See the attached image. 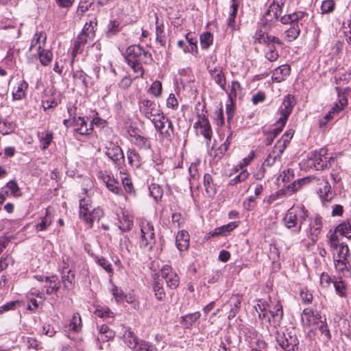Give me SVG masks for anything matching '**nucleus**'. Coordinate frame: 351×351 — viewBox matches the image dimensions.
I'll use <instances>...</instances> for the list:
<instances>
[{"instance_id":"1","label":"nucleus","mask_w":351,"mask_h":351,"mask_svg":"<svg viewBox=\"0 0 351 351\" xmlns=\"http://www.w3.org/2000/svg\"><path fill=\"white\" fill-rule=\"evenodd\" d=\"M125 58L128 64L137 74L136 77H143L144 73L143 64L152 60L151 53L137 45H130L127 48Z\"/></svg>"},{"instance_id":"2","label":"nucleus","mask_w":351,"mask_h":351,"mask_svg":"<svg viewBox=\"0 0 351 351\" xmlns=\"http://www.w3.org/2000/svg\"><path fill=\"white\" fill-rule=\"evenodd\" d=\"M286 332L280 326L269 328V333L274 337L277 344L284 351H297L299 341L297 336L291 331L286 330Z\"/></svg>"},{"instance_id":"3","label":"nucleus","mask_w":351,"mask_h":351,"mask_svg":"<svg viewBox=\"0 0 351 351\" xmlns=\"http://www.w3.org/2000/svg\"><path fill=\"white\" fill-rule=\"evenodd\" d=\"M308 218L307 210L302 206H293L289 208L283 218L285 226L289 228H295L299 232L304 226Z\"/></svg>"},{"instance_id":"4","label":"nucleus","mask_w":351,"mask_h":351,"mask_svg":"<svg viewBox=\"0 0 351 351\" xmlns=\"http://www.w3.org/2000/svg\"><path fill=\"white\" fill-rule=\"evenodd\" d=\"M258 306L261 312H265V315L267 313L270 315V317H268L267 330L269 328L280 326L283 317V311L282 306L278 300L269 298V301H265V303L258 304Z\"/></svg>"},{"instance_id":"5","label":"nucleus","mask_w":351,"mask_h":351,"mask_svg":"<svg viewBox=\"0 0 351 351\" xmlns=\"http://www.w3.org/2000/svg\"><path fill=\"white\" fill-rule=\"evenodd\" d=\"M295 104V101L294 97L291 95H287L284 98L283 101L278 110V114L280 115V117L276 121L278 127L270 132L271 135L273 136V138H276L282 132L283 128L286 125L288 117L292 112Z\"/></svg>"},{"instance_id":"6","label":"nucleus","mask_w":351,"mask_h":351,"mask_svg":"<svg viewBox=\"0 0 351 351\" xmlns=\"http://www.w3.org/2000/svg\"><path fill=\"white\" fill-rule=\"evenodd\" d=\"M311 180L317 182V193L323 204L326 205V204L330 202L336 194L332 191L330 183L324 177H322L321 178L306 177L299 180L298 184L300 185L301 184H305L311 182Z\"/></svg>"},{"instance_id":"7","label":"nucleus","mask_w":351,"mask_h":351,"mask_svg":"<svg viewBox=\"0 0 351 351\" xmlns=\"http://www.w3.org/2000/svg\"><path fill=\"white\" fill-rule=\"evenodd\" d=\"M282 5V3L281 5H280L279 3L277 2V0H275V1L269 6V9L265 13V15L267 16H273L276 19L280 17V22L282 23H291V25L298 24V21L303 19L306 15V14L303 12H295L292 14L281 16L282 13L281 5Z\"/></svg>"},{"instance_id":"8","label":"nucleus","mask_w":351,"mask_h":351,"mask_svg":"<svg viewBox=\"0 0 351 351\" xmlns=\"http://www.w3.org/2000/svg\"><path fill=\"white\" fill-rule=\"evenodd\" d=\"M91 208L89 199L84 198L80 201V216L89 227H92L94 221H99L104 215L101 208Z\"/></svg>"},{"instance_id":"9","label":"nucleus","mask_w":351,"mask_h":351,"mask_svg":"<svg viewBox=\"0 0 351 351\" xmlns=\"http://www.w3.org/2000/svg\"><path fill=\"white\" fill-rule=\"evenodd\" d=\"M335 160L332 156L328 157L326 155V151L324 149H320L319 152H311L308 155L307 167L317 171L328 169L331 166V162Z\"/></svg>"},{"instance_id":"10","label":"nucleus","mask_w":351,"mask_h":351,"mask_svg":"<svg viewBox=\"0 0 351 351\" xmlns=\"http://www.w3.org/2000/svg\"><path fill=\"white\" fill-rule=\"evenodd\" d=\"M256 38L259 43L267 45L265 58L270 62L276 61L278 58L279 55L274 44L282 45V41L274 36L269 35L267 33H262L261 32L256 34Z\"/></svg>"},{"instance_id":"11","label":"nucleus","mask_w":351,"mask_h":351,"mask_svg":"<svg viewBox=\"0 0 351 351\" xmlns=\"http://www.w3.org/2000/svg\"><path fill=\"white\" fill-rule=\"evenodd\" d=\"M140 246L141 248L152 251L156 243V236L154 226L148 221L143 220L140 223Z\"/></svg>"},{"instance_id":"12","label":"nucleus","mask_w":351,"mask_h":351,"mask_svg":"<svg viewBox=\"0 0 351 351\" xmlns=\"http://www.w3.org/2000/svg\"><path fill=\"white\" fill-rule=\"evenodd\" d=\"M152 122L157 132L168 141L174 138V128L172 121L166 116L161 115L157 119H152Z\"/></svg>"},{"instance_id":"13","label":"nucleus","mask_w":351,"mask_h":351,"mask_svg":"<svg viewBox=\"0 0 351 351\" xmlns=\"http://www.w3.org/2000/svg\"><path fill=\"white\" fill-rule=\"evenodd\" d=\"M124 337L125 343L135 351L156 350V347L153 344L145 340L139 339L134 332L130 330L125 331Z\"/></svg>"},{"instance_id":"14","label":"nucleus","mask_w":351,"mask_h":351,"mask_svg":"<svg viewBox=\"0 0 351 351\" xmlns=\"http://www.w3.org/2000/svg\"><path fill=\"white\" fill-rule=\"evenodd\" d=\"M140 111L151 121L152 119H157L163 114L160 109L159 104L149 99H143L140 102Z\"/></svg>"},{"instance_id":"15","label":"nucleus","mask_w":351,"mask_h":351,"mask_svg":"<svg viewBox=\"0 0 351 351\" xmlns=\"http://www.w3.org/2000/svg\"><path fill=\"white\" fill-rule=\"evenodd\" d=\"M105 154L115 167H121L124 165L125 156L122 149L119 145L109 143L106 147Z\"/></svg>"},{"instance_id":"16","label":"nucleus","mask_w":351,"mask_h":351,"mask_svg":"<svg viewBox=\"0 0 351 351\" xmlns=\"http://www.w3.org/2000/svg\"><path fill=\"white\" fill-rule=\"evenodd\" d=\"M88 118L82 117H73V126L75 128V130L81 135H88L92 133L93 128V124H98L100 121L99 119H94L90 122L89 127L88 126Z\"/></svg>"},{"instance_id":"17","label":"nucleus","mask_w":351,"mask_h":351,"mask_svg":"<svg viewBox=\"0 0 351 351\" xmlns=\"http://www.w3.org/2000/svg\"><path fill=\"white\" fill-rule=\"evenodd\" d=\"M322 228V223L321 217L319 216H315L313 218L306 219V221L302 229L307 233L310 234L311 239L313 241H315L317 239V236L321 232V229Z\"/></svg>"},{"instance_id":"18","label":"nucleus","mask_w":351,"mask_h":351,"mask_svg":"<svg viewBox=\"0 0 351 351\" xmlns=\"http://www.w3.org/2000/svg\"><path fill=\"white\" fill-rule=\"evenodd\" d=\"M161 276L165 280L167 285L170 289H176L179 285L180 278L172 267L169 265H164L161 269Z\"/></svg>"},{"instance_id":"19","label":"nucleus","mask_w":351,"mask_h":351,"mask_svg":"<svg viewBox=\"0 0 351 351\" xmlns=\"http://www.w3.org/2000/svg\"><path fill=\"white\" fill-rule=\"evenodd\" d=\"M321 318V315L318 312L308 308L304 309L301 315L302 322L306 327H316L322 321Z\"/></svg>"},{"instance_id":"20","label":"nucleus","mask_w":351,"mask_h":351,"mask_svg":"<svg viewBox=\"0 0 351 351\" xmlns=\"http://www.w3.org/2000/svg\"><path fill=\"white\" fill-rule=\"evenodd\" d=\"M64 264L61 271V280L63 287L71 290L74 288L75 276L73 271L68 265H66V263H64Z\"/></svg>"},{"instance_id":"21","label":"nucleus","mask_w":351,"mask_h":351,"mask_svg":"<svg viewBox=\"0 0 351 351\" xmlns=\"http://www.w3.org/2000/svg\"><path fill=\"white\" fill-rule=\"evenodd\" d=\"M195 128L201 129V134L208 141H210L212 136L211 128L208 118L204 113L198 114V121L195 123Z\"/></svg>"},{"instance_id":"22","label":"nucleus","mask_w":351,"mask_h":351,"mask_svg":"<svg viewBox=\"0 0 351 351\" xmlns=\"http://www.w3.org/2000/svg\"><path fill=\"white\" fill-rule=\"evenodd\" d=\"M242 301V295L239 294L233 295L229 300L228 303L230 306V310L228 315L229 319H232L239 313L241 308V303Z\"/></svg>"},{"instance_id":"23","label":"nucleus","mask_w":351,"mask_h":351,"mask_svg":"<svg viewBox=\"0 0 351 351\" xmlns=\"http://www.w3.org/2000/svg\"><path fill=\"white\" fill-rule=\"evenodd\" d=\"M82 323L81 316L79 313H76L73 314L69 324L64 326V330L69 333L73 332H79L82 330Z\"/></svg>"},{"instance_id":"24","label":"nucleus","mask_w":351,"mask_h":351,"mask_svg":"<svg viewBox=\"0 0 351 351\" xmlns=\"http://www.w3.org/2000/svg\"><path fill=\"white\" fill-rule=\"evenodd\" d=\"M97 26V21L95 19L90 21L89 23H86L79 35L84 36V38L92 43L95 36V27Z\"/></svg>"},{"instance_id":"25","label":"nucleus","mask_w":351,"mask_h":351,"mask_svg":"<svg viewBox=\"0 0 351 351\" xmlns=\"http://www.w3.org/2000/svg\"><path fill=\"white\" fill-rule=\"evenodd\" d=\"M100 178L106 184V186L109 191L117 195L122 193L121 188L120 187L119 182L115 179L111 178L109 175H105L103 173H101Z\"/></svg>"},{"instance_id":"26","label":"nucleus","mask_w":351,"mask_h":351,"mask_svg":"<svg viewBox=\"0 0 351 351\" xmlns=\"http://www.w3.org/2000/svg\"><path fill=\"white\" fill-rule=\"evenodd\" d=\"M189 234L185 230L178 232L176 239V244L180 251L186 250L189 246Z\"/></svg>"},{"instance_id":"27","label":"nucleus","mask_w":351,"mask_h":351,"mask_svg":"<svg viewBox=\"0 0 351 351\" xmlns=\"http://www.w3.org/2000/svg\"><path fill=\"white\" fill-rule=\"evenodd\" d=\"M290 66L283 64L276 68L272 74V80L277 82L283 81L290 74Z\"/></svg>"},{"instance_id":"28","label":"nucleus","mask_w":351,"mask_h":351,"mask_svg":"<svg viewBox=\"0 0 351 351\" xmlns=\"http://www.w3.org/2000/svg\"><path fill=\"white\" fill-rule=\"evenodd\" d=\"M241 90V86L240 83L236 80L232 81L228 88H226V90H225L228 94L230 102L235 104L237 95Z\"/></svg>"},{"instance_id":"29","label":"nucleus","mask_w":351,"mask_h":351,"mask_svg":"<svg viewBox=\"0 0 351 351\" xmlns=\"http://www.w3.org/2000/svg\"><path fill=\"white\" fill-rule=\"evenodd\" d=\"M46 39L47 36L45 32H40L35 34L29 47V51H32L34 48H36L37 49L38 47L43 49L46 43Z\"/></svg>"},{"instance_id":"30","label":"nucleus","mask_w":351,"mask_h":351,"mask_svg":"<svg viewBox=\"0 0 351 351\" xmlns=\"http://www.w3.org/2000/svg\"><path fill=\"white\" fill-rule=\"evenodd\" d=\"M53 221V217L51 215L50 208H47L45 210V216L41 219L40 223L36 225V231L45 230L51 224Z\"/></svg>"},{"instance_id":"31","label":"nucleus","mask_w":351,"mask_h":351,"mask_svg":"<svg viewBox=\"0 0 351 351\" xmlns=\"http://www.w3.org/2000/svg\"><path fill=\"white\" fill-rule=\"evenodd\" d=\"M237 226L235 222H230L226 225L222 226L215 228L213 231L210 232V236H226L227 234L232 231Z\"/></svg>"},{"instance_id":"32","label":"nucleus","mask_w":351,"mask_h":351,"mask_svg":"<svg viewBox=\"0 0 351 351\" xmlns=\"http://www.w3.org/2000/svg\"><path fill=\"white\" fill-rule=\"evenodd\" d=\"M37 54L40 60V62L43 66L48 65L52 60L53 54L49 49H41L38 47L37 49Z\"/></svg>"},{"instance_id":"33","label":"nucleus","mask_w":351,"mask_h":351,"mask_svg":"<svg viewBox=\"0 0 351 351\" xmlns=\"http://www.w3.org/2000/svg\"><path fill=\"white\" fill-rule=\"evenodd\" d=\"M84 36L78 35L74 43V46L72 51V56L74 58L78 53H81L84 49L85 45L90 43L89 41L84 38Z\"/></svg>"},{"instance_id":"34","label":"nucleus","mask_w":351,"mask_h":351,"mask_svg":"<svg viewBox=\"0 0 351 351\" xmlns=\"http://www.w3.org/2000/svg\"><path fill=\"white\" fill-rule=\"evenodd\" d=\"M300 27L298 24H293L283 34L284 39L287 42H291L295 40L300 34Z\"/></svg>"},{"instance_id":"35","label":"nucleus","mask_w":351,"mask_h":351,"mask_svg":"<svg viewBox=\"0 0 351 351\" xmlns=\"http://www.w3.org/2000/svg\"><path fill=\"white\" fill-rule=\"evenodd\" d=\"M73 80L76 85L82 88L88 87V82L86 80L87 75L82 70H77L73 72Z\"/></svg>"},{"instance_id":"36","label":"nucleus","mask_w":351,"mask_h":351,"mask_svg":"<svg viewBox=\"0 0 351 351\" xmlns=\"http://www.w3.org/2000/svg\"><path fill=\"white\" fill-rule=\"evenodd\" d=\"M156 40L161 45H165L166 43V37L164 31V25L162 23L159 22V19L157 15H156Z\"/></svg>"},{"instance_id":"37","label":"nucleus","mask_w":351,"mask_h":351,"mask_svg":"<svg viewBox=\"0 0 351 351\" xmlns=\"http://www.w3.org/2000/svg\"><path fill=\"white\" fill-rule=\"evenodd\" d=\"M204 185L206 192L209 196H213L216 194L217 189L215 185L213 183V178L209 173L204 174Z\"/></svg>"},{"instance_id":"38","label":"nucleus","mask_w":351,"mask_h":351,"mask_svg":"<svg viewBox=\"0 0 351 351\" xmlns=\"http://www.w3.org/2000/svg\"><path fill=\"white\" fill-rule=\"evenodd\" d=\"M130 135L135 139V143L139 148L144 149H149L151 148V144L147 138L137 134L134 131L130 133Z\"/></svg>"},{"instance_id":"39","label":"nucleus","mask_w":351,"mask_h":351,"mask_svg":"<svg viewBox=\"0 0 351 351\" xmlns=\"http://www.w3.org/2000/svg\"><path fill=\"white\" fill-rule=\"evenodd\" d=\"M40 138V148L43 150L49 147L53 138V134L51 131H45L38 135Z\"/></svg>"},{"instance_id":"40","label":"nucleus","mask_w":351,"mask_h":351,"mask_svg":"<svg viewBox=\"0 0 351 351\" xmlns=\"http://www.w3.org/2000/svg\"><path fill=\"white\" fill-rule=\"evenodd\" d=\"M201 314L197 311L193 313L187 314L181 317V324L186 328L191 326L198 319H199Z\"/></svg>"},{"instance_id":"41","label":"nucleus","mask_w":351,"mask_h":351,"mask_svg":"<svg viewBox=\"0 0 351 351\" xmlns=\"http://www.w3.org/2000/svg\"><path fill=\"white\" fill-rule=\"evenodd\" d=\"M341 110L342 107H341L339 104H336L320 121V127L322 128L326 126L328 122L333 118L334 115L338 114Z\"/></svg>"},{"instance_id":"42","label":"nucleus","mask_w":351,"mask_h":351,"mask_svg":"<svg viewBox=\"0 0 351 351\" xmlns=\"http://www.w3.org/2000/svg\"><path fill=\"white\" fill-rule=\"evenodd\" d=\"M121 31L120 23L117 20L110 21L107 27L106 36L111 37Z\"/></svg>"},{"instance_id":"43","label":"nucleus","mask_w":351,"mask_h":351,"mask_svg":"<svg viewBox=\"0 0 351 351\" xmlns=\"http://www.w3.org/2000/svg\"><path fill=\"white\" fill-rule=\"evenodd\" d=\"M212 79L223 90H226V80L223 71H218L217 73H214Z\"/></svg>"},{"instance_id":"44","label":"nucleus","mask_w":351,"mask_h":351,"mask_svg":"<svg viewBox=\"0 0 351 351\" xmlns=\"http://www.w3.org/2000/svg\"><path fill=\"white\" fill-rule=\"evenodd\" d=\"M94 313L95 315L101 318L113 317V313L107 306H97L95 308V311H94Z\"/></svg>"},{"instance_id":"45","label":"nucleus","mask_w":351,"mask_h":351,"mask_svg":"<svg viewBox=\"0 0 351 351\" xmlns=\"http://www.w3.org/2000/svg\"><path fill=\"white\" fill-rule=\"evenodd\" d=\"M213 37L211 33L206 32L200 36V44L202 49H208L213 43Z\"/></svg>"},{"instance_id":"46","label":"nucleus","mask_w":351,"mask_h":351,"mask_svg":"<svg viewBox=\"0 0 351 351\" xmlns=\"http://www.w3.org/2000/svg\"><path fill=\"white\" fill-rule=\"evenodd\" d=\"M337 251V255L335 258L347 259V256L349 253V248L347 245L343 243L339 244L338 247L334 249Z\"/></svg>"},{"instance_id":"47","label":"nucleus","mask_w":351,"mask_h":351,"mask_svg":"<svg viewBox=\"0 0 351 351\" xmlns=\"http://www.w3.org/2000/svg\"><path fill=\"white\" fill-rule=\"evenodd\" d=\"M149 189L151 195L156 201L161 199L162 196V190L159 185L153 184L149 186Z\"/></svg>"},{"instance_id":"48","label":"nucleus","mask_w":351,"mask_h":351,"mask_svg":"<svg viewBox=\"0 0 351 351\" xmlns=\"http://www.w3.org/2000/svg\"><path fill=\"white\" fill-rule=\"evenodd\" d=\"M336 232L348 239H351V228L348 227L346 222H343L339 224L336 228Z\"/></svg>"},{"instance_id":"49","label":"nucleus","mask_w":351,"mask_h":351,"mask_svg":"<svg viewBox=\"0 0 351 351\" xmlns=\"http://www.w3.org/2000/svg\"><path fill=\"white\" fill-rule=\"evenodd\" d=\"M162 83L156 80L151 85L149 92L155 97H159L162 93Z\"/></svg>"},{"instance_id":"50","label":"nucleus","mask_w":351,"mask_h":351,"mask_svg":"<svg viewBox=\"0 0 351 351\" xmlns=\"http://www.w3.org/2000/svg\"><path fill=\"white\" fill-rule=\"evenodd\" d=\"M280 156H278V153L275 154V151L273 150L265 160L264 162L262 165L263 169H265L266 167H271L276 162L278 158Z\"/></svg>"},{"instance_id":"51","label":"nucleus","mask_w":351,"mask_h":351,"mask_svg":"<svg viewBox=\"0 0 351 351\" xmlns=\"http://www.w3.org/2000/svg\"><path fill=\"white\" fill-rule=\"evenodd\" d=\"M335 6V3L333 0H326L321 5L322 12L323 14L330 13L333 11Z\"/></svg>"},{"instance_id":"52","label":"nucleus","mask_w":351,"mask_h":351,"mask_svg":"<svg viewBox=\"0 0 351 351\" xmlns=\"http://www.w3.org/2000/svg\"><path fill=\"white\" fill-rule=\"evenodd\" d=\"M249 176V173L246 170H243L239 175L230 180V184L234 185L244 182Z\"/></svg>"},{"instance_id":"53","label":"nucleus","mask_w":351,"mask_h":351,"mask_svg":"<svg viewBox=\"0 0 351 351\" xmlns=\"http://www.w3.org/2000/svg\"><path fill=\"white\" fill-rule=\"evenodd\" d=\"M154 291L155 296L158 300H162L165 297V293L162 286L158 282H156L154 285Z\"/></svg>"},{"instance_id":"54","label":"nucleus","mask_w":351,"mask_h":351,"mask_svg":"<svg viewBox=\"0 0 351 351\" xmlns=\"http://www.w3.org/2000/svg\"><path fill=\"white\" fill-rule=\"evenodd\" d=\"M238 6L236 3H233L231 5V11L228 19V25L234 27L235 23V17L237 13Z\"/></svg>"},{"instance_id":"55","label":"nucleus","mask_w":351,"mask_h":351,"mask_svg":"<svg viewBox=\"0 0 351 351\" xmlns=\"http://www.w3.org/2000/svg\"><path fill=\"white\" fill-rule=\"evenodd\" d=\"M128 159L130 164H133L135 162H137L136 165H140V155L134 149H129L128 151Z\"/></svg>"},{"instance_id":"56","label":"nucleus","mask_w":351,"mask_h":351,"mask_svg":"<svg viewBox=\"0 0 351 351\" xmlns=\"http://www.w3.org/2000/svg\"><path fill=\"white\" fill-rule=\"evenodd\" d=\"M317 328H318L319 330L321 332V333L325 336V337L327 340L330 339L331 336H330V330L328 329L325 321L322 320L319 322V325H317L316 327H315V329H317Z\"/></svg>"},{"instance_id":"57","label":"nucleus","mask_w":351,"mask_h":351,"mask_svg":"<svg viewBox=\"0 0 351 351\" xmlns=\"http://www.w3.org/2000/svg\"><path fill=\"white\" fill-rule=\"evenodd\" d=\"M111 292L117 302H121L124 299V293L123 291L115 285H113Z\"/></svg>"},{"instance_id":"58","label":"nucleus","mask_w":351,"mask_h":351,"mask_svg":"<svg viewBox=\"0 0 351 351\" xmlns=\"http://www.w3.org/2000/svg\"><path fill=\"white\" fill-rule=\"evenodd\" d=\"M19 304V301H10L5 304L4 305L0 306V314H2L3 312L8 311L10 310H14L16 308L17 304Z\"/></svg>"},{"instance_id":"59","label":"nucleus","mask_w":351,"mask_h":351,"mask_svg":"<svg viewBox=\"0 0 351 351\" xmlns=\"http://www.w3.org/2000/svg\"><path fill=\"white\" fill-rule=\"evenodd\" d=\"M334 287L335 288L336 292L341 296L345 297L346 295V291L345 288V285L342 281H335L334 282Z\"/></svg>"},{"instance_id":"60","label":"nucleus","mask_w":351,"mask_h":351,"mask_svg":"<svg viewBox=\"0 0 351 351\" xmlns=\"http://www.w3.org/2000/svg\"><path fill=\"white\" fill-rule=\"evenodd\" d=\"M27 84L24 82L21 84L15 93H13V97L14 99H21L25 96V91L23 88H27Z\"/></svg>"},{"instance_id":"61","label":"nucleus","mask_w":351,"mask_h":351,"mask_svg":"<svg viewBox=\"0 0 351 351\" xmlns=\"http://www.w3.org/2000/svg\"><path fill=\"white\" fill-rule=\"evenodd\" d=\"M347 259L334 258L335 265L337 270L343 271L347 269Z\"/></svg>"},{"instance_id":"62","label":"nucleus","mask_w":351,"mask_h":351,"mask_svg":"<svg viewBox=\"0 0 351 351\" xmlns=\"http://www.w3.org/2000/svg\"><path fill=\"white\" fill-rule=\"evenodd\" d=\"M97 263L104 268V270L110 273L112 271V268L111 264L104 258H98L97 260Z\"/></svg>"},{"instance_id":"63","label":"nucleus","mask_w":351,"mask_h":351,"mask_svg":"<svg viewBox=\"0 0 351 351\" xmlns=\"http://www.w3.org/2000/svg\"><path fill=\"white\" fill-rule=\"evenodd\" d=\"M256 206L255 197L253 196L249 197L243 202V207L247 210H252Z\"/></svg>"},{"instance_id":"64","label":"nucleus","mask_w":351,"mask_h":351,"mask_svg":"<svg viewBox=\"0 0 351 351\" xmlns=\"http://www.w3.org/2000/svg\"><path fill=\"white\" fill-rule=\"evenodd\" d=\"M167 106L172 109H176L178 106V101L174 94L171 93L169 95L167 99Z\"/></svg>"}]
</instances>
